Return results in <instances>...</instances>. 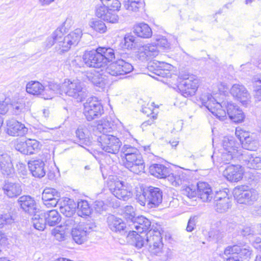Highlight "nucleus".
<instances>
[{"label":"nucleus","instance_id":"1","mask_svg":"<svg viewBox=\"0 0 261 261\" xmlns=\"http://www.w3.org/2000/svg\"><path fill=\"white\" fill-rule=\"evenodd\" d=\"M200 99L202 105L220 120H224L226 118V111L222 109L224 107L230 119L234 122H241L244 119V114L242 110L231 102L223 101L220 103L208 93L203 94Z\"/></svg>","mask_w":261,"mask_h":261},{"label":"nucleus","instance_id":"2","mask_svg":"<svg viewBox=\"0 0 261 261\" xmlns=\"http://www.w3.org/2000/svg\"><path fill=\"white\" fill-rule=\"evenodd\" d=\"M63 93L66 95L82 100L86 96V91L83 84L79 80L73 81L66 79L62 83Z\"/></svg>","mask_w":261,"mask_h":261},{"label":"nucleus","instance_id":"3","mask_svg":"<svg viewBox=\"0 0 261 261\" xmlns=\"http://www.w3.org/2000/svg\"><path fill=\"white\" fill-rule=\"evenodd\" d=\"M98 145L106 152L116 154L121 146L119 139L113 134H102L97 138Z\"/></svg>","mask_w":261,"mask_h":261},{"label":"nucleus","instance_id":"4","mask_svg":"<svg viewBox=\"0 0 261 261\" xmlns=\"http://www.w3.org/2000/svg\"><path fill=\"white\" fill-rule=\"evenodd\" d=\"M82 35V32L80 29H75L66 36L63 37V35H62L56 45L57 51L60 54L68 51L72 45H75L78 43Z\"/></svg>","mask_w":261,"mask_h":261},{"label":"nucleus","instance_id":"5","mask_svg":"<svg viewBox=\"0 0 261 261\" xmlns=\"http://www.w3.org/2000/svg\"><path fill=\"white\" fill-rule=\"evenodd\" d=\"M179 77L182 79L178 86L181 94L185 97L194 95L198 88V80L192 75L181 72L179 73Z\"/></svg>","mask_w":261,"mask_h":261},{"label":"nucleus","instance_id":"6","mask_svg":"<svg viewBox=\"0 0 261 261\" xmlns=\"http://www.w3.org/2000/svg\"><path fill=\"white\" fill-rule=\"evenodd\" d=\"M84 107V114L88 121L99 118L104 112L101 103L95 97L88 98Z\"/></svg>","mask_w":261,"mask_h":261},{"label":"nucleus","instance_id":"7","mask_svg":"<svg viewBox=\"0 0 261 261\" xmlns=\"http://www.w3.org/2000/svg\"><path fill=\"white\" fill-rule=\"evenodd\" d=\"M234 197L238 203L250 205L257 200L258 193L255 189L245 190L242 187L234 190Z\"/></svg>","mask_w":261,"mask_h":261},{"label":"nucleus","instance_id":"8","mask_svg":"<svg viewBox=\"0 0 261 261\" xmlns=\"http://www.w3.org/2000/svg\"><path fill=\"white\" fill-rule=\"evenodd\" d=\"M133 69V66L130 63L120 59L108 66L106 68V73L117 76L130 73Z\"/></svg>","mask_w":261,"mask_h":261},{"label":"nucleus","instance_id":"9","mask_svg":"<svg viewBox=\"0 0 261 261\" xmlns=\"http://www.w3.org/2000/svg\"><path fill=\"white\" fill-rule=\"evenodd\" d=\"M144 197L146 198L148 207H155L162 202L163 192L159 188L149 186L144 189Z\"/></svg>","mask_w":261,"mask_h":261},{"label":"nucleus","instance_id":"10","mask_svg":"<svg viewBox=\"0 0 261 261\" xmlns=\"http://www.w3.org/2000/svg\"><path fill=\"white\" fill-rule=\"evenodd\" d=\"M123 164L126 168L136 174L140 173L144 168V161L140 152L125 158Z\"/></svg>","mask_w":261,"mask_h":261},{"label":"nucleus","instance_id":"11","mask_svg":"<svg viewBox=\"0 0 261 261\" xmlns=\"http://www.w3.org/2000/svg\"><path fill=\"white\" fill-rule=\"evenodd\" d=\"M93 225L87 223H80L72 228L71 235L73 240L77 244H82L86 240L87 236L93 228Z\"/></svg>","mask_w":261,"mask_h":261},{"label":"nucleus","instance_id":"12","mask_svg":"<svg viewBox=\"0 0 261 261\" xmlns=\"http://www.w3.org/2000/svg\"><path fill=\"white\" fill-rule=\"evenodd\" d=\"M84 63L88 67L99 68L103 66V58L99 54L98 49L86 51L83 55Z\"/></svg>","mask_w":261,"mask_h":261},{"label":"nucleus","instance_id":"13","mask_svg":"<svg viewBox=\"0 0 261 261\" xmlns=\"http://www.w3.org/2000/svg\"><path fill=\"white\" fill-rule=\"evenodd\" d=\"M76 204L71 199L67 198L64 201L63 205L60 207L61 213L69 218L66 221V225L74 226L78 222L76 217L70 218L75 213Z\"/></svg>","mask_w":261,"mask_h":261},{"label":"nucleus","instance_id":"14","mask_svg":"<svg viewBox=\"0 0 261 261\" xmlns=\"http://www.w3.org/2000/svg\"><path fill=\"white\" fill-rule=\"evenodd\" d=\"M110 190L112 194L119 199L126 200L132 196L130 189L120 180L115 181L111 186Z\"/></svg>","mask_w":261,"mask_h":261},{"label":"nucleus","instance_id":"15","mask_svg":"<svg viewBox=\"0 0 261 261\" xmlns=\"http://www.w3.org/2000/svg\"><path fill=\"white\" fill-rule=\"evenodd\" d=\"M146 236V244L148 245V251L150 253L155 252L154 251L157 247H163L162 237L159 231L150 229Z\"/></svg>","mask_w":261,"mask_h":261},{"label":"nucleus","instance_id":"16","mask_svg":"<svg viewBox=\"0 0 261 261\" xmlns=\"http://www.w3.org/2000/svg\"><path fill=\"white\" fill-rule=\"evenodd\" d=\"M95 15L98 18L110 23H116L118 21L119 17L116 12L109 10L106 5L103 4L97 5L95 7Z\"/></svg>","mask_w":261,"mask_h":261},{"label":"nucleus","instance_id":"17","mask_svg":"<svg viewBox=\"0 0 261 261\" xmlns=\"http://www.w3.org/2000/svg\"><path fill=\"white\" fill-rule=\"evenodd\" d=\"M60 197V193L53 188H45L42 194L44 204L47 207H55L58 204Z\"/></svg>","mask_w":261,"mask_h":261},{"label":"nucleus","instance_id":"18","mask_svg":"<svg viewBox=\"0 0 261 261\" xmlns=\"http://www.w3.org/2000/svg\"><path fill=\"white\" fill-rule=\"evenodd\" d=\"M243 172L241 165L231 164L225 168L223 175L228 180L237 182L242 178Z\"/></svg>","mask_w":261,"mask_h":261},{"label":"nucleus","instance_id":"19","mask_svg":"<svg viewBox=\"0 0 261 261\" xmlns=\"http://www.w3.org/2000/svg\"><path fill=\"white\" fill-rule=\"evenodd\" d=\"M241 162L248 168L261 170V158L254 156L248 151L243 150L241 156Z\"/></svg>","mask_w":261,"mask_h":261},{"label":"nucleus","instance_id":"20","mask_svg":"<svg viewBox=\"0 0 261 261\" xmlns=\"http://www.w3.org/2000/svg\"><path fill=\"white\" fill-rule=\"evenodd\" d=\"M27 131L24 125L15 119H12L7 121V133L10 136H22Z\"/></svg>","mask_w":261,"mask_h":261},{"label":"nucleus","instance_id":"21","mask_svg":"<svg viewBox=\"0 0 261 261\" xmlns=\"http://www.w3.org/2000/svg\"><path fill=\"white\" fill-rule=\"evenodd\" d=\"M107 223L108 228L115 232H127L126 225L124 221L121 218L111 215L107 219Z\"/></svg>","mask_w":261,"mask_h":261},{"label":"nucleus","instance_id":"22","mask_svg":"<svg viewBox=\"0 0 261 261\" xmlns=\"http://www.w3.org/2000/svg\"><path fill=\"white\" fill-rule=\"evenodd\" d=\"M17 202L24 212L30 215H34L37 213L36 202L30 196L23 195L20 197Z\"/></svg>","mask_w":261,"mask_h":261},{"label":"nucleus","instance_id":"23","mask_svg":"<svg viewBox=\"0 0 261 261\" xmlns=\"http://www.w3.org/2000/svg\"><path fill=\"white\" fill-rule=\"evenodd\" d=\"M224 254L225 255H238V257L239 256L242 258L248 259L250 257L251 250L248 246L234 245L227 247L224 250Z\"/></svg>","mask_w":261,"mask_h":261},{"label":"nucleus","instance_id":"24","mask_svg":"<svg viewBox=\"0 0 261 261\" xmlns=\"http://www.w3.org/2000/svg\"><path fill=\"white\" fill-rule=\"evenodd\" d=\"M159 49L156 44H148L140 47L138 51V58L142 61L148 60L156 57L159 54Z\"/></svg>","mask_w":261,"mask_h":261},{"label":"nucleus","instance_id":"25","mask_svg":"<svg viewBox=\"0 0 261 261\" xmlns=\"http://www.w3.org/2000/svg\"><path fill=\"white\" fill-rule=\"evenodd\" d=\"M230 93L243 104H245L250 97L247 90L242 85L234 84L230 89Z\"/></svg>","mask_w":261,"mask_h":261},{"label":"nucleus","instance_id":"26","mask_svg":"<svg viewBox=\"0 0 261 261\" xmlns=\"http://www.w3.org/2000/svg\"><path fill=\"white\" fill-rule=\"evenodd\" d=\"M0 170L5 175L11 176L14 173L11 158L7 153L0 154Z\"/></svg>","mask_w":261,"mask_h":261},{"label":"nucleus","instance_id":"27","mask_svg":"<svg viewBox=\"0 0 261 261\" xmlns=\"http://www.w3.org/2000/svg\"><path fill=\"white\" fill-rule=\"evenodd\" d=\"M63 89L62 84L60 85L53 82H48L47 85H44V93L43 98L50 99L53 98L56 95L62 94Z\"/></svg>","mask_w":261,"mask_h":261},{"label":"nucleus","instance_id":"28","mask_svg":"<svg viewBox=\"0 0 261 261\" xmlns=\"http://www.w3.org/2000/svg\"><path fill=\"white\" fill-rule=\"evenodd\" d=\"M197 195L203 202H208L212 200L213 193L207 183L199 182L197 184Z\"/></svg>","mask_w":261,"mask_h":261},{"label":"nucleus","instance_id":"29","mask_svg":"<svg viewBox=\"0 0 261 261\" xmlns=\"http://www.w3.org/2000/svg\"><path fill=\"white\" fill-rule=\"evenodd\" d=\"M4 194L9 198L16 197L21 194L22 188L19 183L5 181L3 187Z\"/></svg>","mask_w":261,"mask_h":261},{"label":"nucleus","instance_id":"30","mask_svg":"<svg viewBox=\"0 0 261 261\" xmlns=\"http://www.w3.org/2000/svg\"><path fill=\"white\" fill-rule=\"evenodd\" d=\"M28 165L29 168L34 176L41 178L45 175V164L42 161L35 160L31 161L29 163Z\"/></svg>","mask_w":261,"mask_h":261},{"label":"nucleus","instance_id":"31","mask_svg":"<svg viewBox=\"0 0 261 261\" xmlns=\"http://www.w3.org/2000/svg\"><path fill=\"white\" fill-rule=\"evenodd\" d=\"M25 88L28 93L33 95L40 96L43 98L44 86L38 81H30L27 84Z\"/></svg>","mask_w":261,"mask_h":261},{"label":"nucleus","instance_id":"32","mask_svg":"<svg viewBox=\"0 0 261 261\" xmlns=\"http://www.w3.org/2000/svg\"><path fill=\"white\" fill-rule=\"evenodd\" d=\"M132 222L137 232L141 233L148 230L151 226L150 220L143 216L137 217Z\"/></svg>","mask_w":261,"mask_h":261},{"label":"nucleus","instance_id":"33","mask_svg":"<svg viewBox=\"0 0 261 261\" xmlns=\"http://www.w3.org/2000/svg\"><path fill=\"white\" fill-rule=\"evenodd\" d=\"M11 106L12 113L16 115L24 114L29 110L23 98L13 99L11 102Z\"/></svg>","mask_w":261,"mask_h":261},{"label":"nucleus","instance_id":"34","mask_svg":"<svg viewBox=\"0 0 261 261\" xmlns=\"http://www.w3.org/2000/svg\"><path fill=\"white\" fill-rule=\"evenodd\" d=\"M139 232H137L135 230L129 231L127 238L128 240H131L132 243L138 248H141L144 245L146 244V234L143 233L142 234H139Z\"/></svg>","mask_w":261,"mask_h":261},{"label":"nucleus","instance_id":"35","mask_svg":"<svg viewBox=\"0 0 261 261\" xmlns=\"http://www.w3.org/2000/svg\"><path fill=\"white\" fill-rule=\"evenodd\" d=\"M133 29L134 33L141 38H149L152 34L150 28L145 23H140L135 25Z\"/></svg>","mask_w":261,"mask_h":261},{"label":"nucleus","instance_id":"36","mask_svg":"<svg viewBox=\"0 0 261 261\" xmlns=\"http://www.w3.org/2000/svg\"><path fill=\"white\" fill-rule=\"evenodd\" d=\"M149 172L159 178H166L169 173V169L163 165L154 164L149 167Z\"/></svg>","mask_w":261,"mask_h":261},{"label":"nucleus","instance_id":"37","mask_svg":"<svg viewBox=\"0 0 261 261\" xmlns=\"http://www.w3.org/2000/svg\"><path fill=\"white\" fill-rule=\"evenodd\" d=\"M154 251L155 252H151L150 254L158 256L160 261H168L171 259L173 256L172 250L168 248L157 247Z\"/></svg>","mask_w":261,"mask_h":261},{"label":"nucleus","instance_id":"38","mask_svg":"<svg viewBox=\"0 0 261 261\" xmlns=\"http://www.w3.org/2000/svg\"><path fill=\"white\" fill-rule=\"evenodd\" d=\"M215 210L219 213L226 212L231 206V199H216L214 202Z\"/></svg>","mask_w":261,"mask_h":261},{"label":"nucleus","instance_id":"39","mask_svg":"<svg viewBox=\"0 0 261 261\" xmlns=\"http://www.w3.org/2000/svg\"><path fill=\"white\" fill-rule=\"evenodd\" d=\"M44 217L46 223L50 226H55L58 224L61 220L60 214L55 210L46 212L44 214Z\"/></svg>","mask_w":261,"mask_h":261},{"label":"nucleus","instance_id":"40","mask_svg":"<svg viewBox=\"0 0 261 261\" xmlns=\"http://www.w3.org/2000/svg\"><path fill=\"white\" fill-rule=\"evenodd\" d=\"M243 150L240 149L238 153L233 152L232 151H224L221 154L222 162L224 164H229L231 161L239 160L241 162V156Z\"/></svg>","mask_w":261,"mask_h":261},{"label":"nucleus","instance_id":"41","mask_svg":"<svg viewBox=\"0 0 261 261\" xmlns=\"http://www.w3.org/2000/svg\"><path fill=\"white\" fill-rule=\"evenodd\" d=\"M98 50L100 55L103 58L102 64L105 66L108 62H112L115 59V53L114 50L111 48L98 47Z\"/></svg>","mask_w":261,"mask_h":261},{"label":"nucleus","instance_id":"42","mask_svg":"<svg viewBox=\"0 0 261 261\" xmlns=\"http://www.w3.org/2000/svg\"><path fill=\"white\" fill-rule=\"evenodd\" d=\"M86 77L89 81L97 87L102 88L105 85L104 78L98 72L94 71V72L87 73Z\"/></svg>","mask_w":261,"mask_h":261},{"label":"nucleus","instance_id":"43","mask_svg":"<svg viewBox=\"0 0 261 261\" xmlns=\"http://www.w3.org/2000/svg\"><path fill=\"white\" fill-rule=\"evenodd\" d=\"M76 207H77V214L78 215L76 219H78L79 217L89 216L91 214V210L88 202L86 200L79 201Z\"/></svg>","mask_w":261,"mask_h":261},{"label":"nucleus","instance_id":"44","mask_svg":"<svg viewBox=\"0 0 261 261\" xmlns=\"http://www.w3.org/2000/svg\"><path fill=\"white\" fill-rule=\"evenodd\" d=\"M76 136L81 143L86 145H89L91 143L90 133L86 127H79L76 130Z\"/></svg>","mask_w":261,"mask_h":261},{"label":"nucleus","instance_id":"45","mask_svg":"<svg viewBox=\"0 0 261 261\" xmlns=\"http://www.w3.org/2000/svg\"><path fill=\"white\" fill-rule=\"evenodd\" d=\"M63 35L62 28H58L48 37L45 42V45L47 48H50L54 44L57 45L58 40L61 38Z\"/></svg>","mask_w":261,"mask_h":261},{"label":"nucleus","instance_id":"46","mask_svg":"<svg viewBox=\"0 0 261 261\" xmlns=\"http://www.w3.org/2000/svg\"><path fill=\"white\" fill-rule=\"evenodd\" d=\"M222 146L224 151H232L233 152L238 153L236 143L232 137H224L222 141Z\"/></svg>","mask_w":261,"mask_h":261},{"label":"nucleus","instance_id":"47","mask_svg":"<svg viewBox=\"0 0 261 261\" xmlns=\"http://www.w3.org/2000/svg\"><path fill=\"white\" fill-rule=\"evenodd\" d=\"M161 62L154 60L148 65V69L152 73L162 77H165L164 71L161 68Z\"/></svg>","mask_w":261,"mask_h":261},{"label":"nucleus","instance_id":"48","mask_svg":"<svg viewBox=\"0 0 261 261\" xmlns=\"http://www.w3.org/2000/svg\"><path fill=\"white\" fill-rule=\"evenodd\" d=\"M124 6L129 11L137 12L143 6V3L141 0H127Z\"/></svg>","mask_w":261,"mask_h":261},{"label":"nucleus","instance_id":"49","mask_svg":"<svg viewBox=\"0 0 261 261\" xmlns=\"http://www.w3.org/2000/svg\"><path fill=\"white\" fill-rule=\"evenodd\" d=\"M34 217L32 218V224L34 227L40 231L43 230L46 226V222L44 216L40 217L39 215L34 214Z\"/></svg>","mask_w":261,"mask_h":261},{"label":"nucleus","instance_id":"50","mask_svg":"<svg viewBox=\"0 0 261 261\" xmlns=\"http://www.w3.org/2000/svg\"><path fill=\"white\" fill-rule=\"evenodd\" d=\"M100 123L98 124L97 128L102 134H109L113 130V124L105 119L100 120Z\"/></svg>","mask_w":261,"mask_h":261},{"label":"nucleus","instance_id":"51","mask_svg":"<svg viewBox=\"0 0 261 261\" xmlns=\"http://www.w3.org/2000/svg\"><path fill=\"white\" fill-rule=\"evenodd\" d=\"M89 25L95 31L100 33H103L107 30L105 23L101 20H93L89 22Z\"/></svg>","mask_w":261,"mask_h":261},{"label":"nucleus","instance_id":"52","mask_svg":"<svg viewBox=\"0 0 261 261\" xmlns=\"http://www.w3.org/2000/svg\"><path fill=\"white\" fill-rule=\"evenodd\" d=\"M197 185H191L189 186H184L181 190L183 195L190 198L195 197L197 195Z\"/></svg>","mask_w":261,"mask_h":261},{"label":"nucleus","instance_id":"53","mask_svg":"<svg viewBox=\"0 0 261 261\" xmlns=\"http://www.w3.org/2000/svg\"><path fill=\"white\" fill-rule=\"evenodd\" d=\"M102 4L106 5L109 10L113 12L118 11L121 8V3L119 0H100Z\"/></svg>","mask_w":261,"mask_h":261},{"label":"nucleus","instance_id":"54","mask_svg":"<svg viewBox=\"0 0 261 261\" xmlns=\"http://www.w3.org/2000/svg\"><path fill=\"white\" fill-rule=\"evenodd\" d=\"M252 82L255 91V98L260 101L261 100V76L254 77Z\"/></svg>","mask_w":261,"mask_h":261},{"label":"nucleus","instance_id":"55","mask_svg":"<svg viewBox=\"0 0 261 261\" xmlns=\"http://www.w3.org/2000/svg\"><path fill=\"white\" fill-rule=\"evenodd\" d=\"M28 145L29 154L35 153L39 149L40 143L35 139H28L26 140Z\"/></svg>","mask_w":261,"mask_h":261},{"label":"nucleus","instance_id":"56","mask_svg":"<svg viewBox=\"0 0 261 261\" xmlns=\"http://www.w3.org/2000/svg\"><path fill=\"white\" fill-rule=\"evenodd\" d=\"M124 46L127 49H133L136 47L137 40L136 38L131 35H125L124 38Z\"/></svg>","mask_w":261,"mask_h":261},{"label":"nucleus","instance_id":"57","mask_svg":"<svg viewBox=\"0 0 261 261\" xmlns=\"http://www.w3.org/2000/svg\"><path fill=\"white\" fill-rule=\"evenodd\" d=\"M121 153L124 155V158L133 154L135 153L139 152V150L136 147L129 144H124L121 148Z\"/></svg>","mask_w":261,"mask_h":261},{"label":"nucleus","instance_id":"58","mask_svg":"<svg viewBox=\"0 0 261 261\" xmlns=\"http://www.w3.org/2000/svg\"><path fill=\"white\" fill-rule=\"evenodd\" d=\"M124 215L126 219L133 222L136 218L134 208L131 205H126L124 208Z\"/></svg>","mask_w":261,"mask_h":261},{"label":"nucleus","instance_id":"59","mask_svg":"<svg viewBox=\"0 0 261 261\" xmlns=\"http://www.w3.org/2000/svg\"><path fill=\"white\" fill-rule=\"evenodd\" d=\"M249 240L253 247L258 251L259 254L261 255V237L252 235Z\"/></svg>","mask_w":261,"mask_h":261},{"label":"nucleus","instance_id":"60","mask_svg":"<svg viewBox=\"0 0 261 261\" xmlns=\"http://www.w3.org/2000/svg\"><path fill=\"white\" fill-rule=\"evenodd\" d=\"M13 222L14 219L10 214L0 215V227H2L5 224H11Z\"/></svg>","mask_w":261,"mask_h":261},{"label":"nucleus","instance_id":"61","mask_svg":"<svg viewBox=\"0 0 261 261\" xmlns=\"http://www.w3.org/2000/svg\"><path fill=\"white\" fill-rule=\"evenodd\" d=\"M242 138V137H240V140L241 142H242L244 146V147L248 151L249 150H253V147L251 146V144L253 143L252 138L249 136H243Z\"/></svg>","mask_w":261,"mask_h":261},{"label":"nucleus","instance_id":"62","mask_svg":"<svg viewBox=\"0 0 261 261\" xmlns=\"http://www.w3.org/2000/svg\"><path fill=\"white\" fill-rule=\"evenodd\" d=\"M17 150L24 154H29L27 142L25 141H20L15 146Z\"/></svg>","mask_w":261,"mask_h":261},{"label":"nucleus","instance_id":"63","mask_svg":"<svg viewBox=\"0 0 261 261\" xmlns=\"http://www.w3.org/2000/svg\"><path fill=\"white\" fill-rule=\"evenodd\" d=\"M156 46L162 47L164 49H168L170 48V44L167 39L163 36L156 39Z\"/></svg>","mask_w":261,"mask_h":261},{"label":"nucleus","instance_id":"64","mask_svg":"<svg viewBox=\"0 0 261 261\" xmlns=\"http://www.w3.org/2000/svg\"><path fill=\"white\" fill-rule=\"evenodd\" d=\"M186 180V174L183 173H178L175 174V182L174 186H178L184 183Z\"/></svg>","mask_w":261,"mask_h":261}]
</instances>
